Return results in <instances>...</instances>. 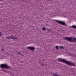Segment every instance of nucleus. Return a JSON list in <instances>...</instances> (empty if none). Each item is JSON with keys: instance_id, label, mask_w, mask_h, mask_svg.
<instances>
[{"instance_id": "obj_4", "label": "nucleus", "mask_w": 76, "mask_h": 76, "mask_svg": "<svg viewBox=\"0 0 76 76\" xmlns=\"http://www.w3.org/2000/svg\"><path fill=\"white\" fill-rule=\"evenodd\" d=\"M54 20L56 21V22H57L58 23H60L61 25H64L65 26H67V25L65 23V22L63 21H61L58 20Z\"/></svg>"}, {"instance_id": "obj_10", "label": "nucleus", "mask_w": 76, "mask_h": 76, "mask_svg": "<svg viewBox=\"0 0 76 76\" xmlns=\"http://www.w3.org/2000/svg\"><path fill=\"white\" fill-rule=\"evenodd\" d=\"M56 50H58V47L57 46H56Z\"/></svg>"}, {"instance_id": "obj_5", "label": "nucleus", "mask_w": 76, "mask_h": 76, "mask_svg": "<svg viewBox=\"0 0 76 76\" xmlns=\"http://www.w3.org/2000/svg\"><path fill=\"white\" fill-rule=\"evenodd\" d=\"M6 37L7 39H14V41H16V40H17V39H18V37H14L13 36H12V35L10 36H9Z\"/></svg>"}, {"instance_id": "obj_1", "label": "nucleus", "mask_w": 76, "mask_h": 76, "mask_svg": "<svg viewBox=\"0 0 76 76\" xmlns=\"http://www.w3.org/2000/svg\"><path fill=\"white\" fill-rule=\"evenodd\" d=\"M58 62L61 61V62H63V63H66V64L69 65V66H75V64L74 63L72 62L67 61H66L65 59L59 58L58 59Z\"/></svg>"}, {"instance_id": "obj_16", "label": "nucleus", "mask_w": 76, "mask_h": 76, "mask_svg": "<svg viewBox=\"0 0 76 76\" xmlns=\"http://www.w3.org/2000/svg\"><path fill=\"white\" fill-rule=\"evenodd\" d=\"M47 31H50V29H48L47 30Z\"/></svg>"}, {"instance_id": "obj_9", "label": "nucleus", "mask_w": 76, "mask_h": 76, "mask_svg": "<svg viewBox=\"0 0 76 76\" xmlns=\"http://www.w3.org/2000/svg\"><path fill=\"white\" fill-rule=\"evenodd\" d=\"M72 28H75L76 29V26L75 25H73L72 26Z\"/></svg>"}, {"instance_id": "obj_15", "label": "nucleus", "mask_w": 76, "mask_h": 76, "mask_svg": "<svg viewBox=\"0 0 76 76\" xmlns=\"http://www.w3.org/2000/svg\"><path fill=\"white\" fill-rule=\"evenodd\" d=\"M42 66H44V64H43L42 65Z\"/></svg>"}, {"instance_id": "obj_14", "label": "nucleus", "mask_w": 76, "mask_h": 76, "mask_svg": "<svg viewBox=\"0 0 76 76\" xmlns=\"http://www.w3.org/2000/svg\"><path fill=\"white\" fill-rule=\"evenodd\" d=\"M1 34H2L0 32V37H1Z\"/></svg>"}, {"instance_id": "obj_8", "label": "nucleus", "mask_w": 76, "mask_h": 76, "mask_svg": "<svg viewBox=\"0 0 76 76\" xmlns=\"http://www.w3.org/2000/svg\"><path fill=\"white\" fill-rule=\"evenodd\" d=\"M53 76H59V75H57V74H53Z\"/></svg>"}, {"instance_id": "obj_3", "label": "nucleus", "mask_w": 76, "mask_h": 76, "mask_svg": "<svg viewBox=\"0 0 76 76\" xmlns=\"http://www.w3.org/2000/svg\"><path fill=\"white\" fill-rule=\"evenodd\" d=\"M0 67H2V68H4V69H10V67L7 65L6 64H1V66H0Z\"/></svg>"}, {"instance_id": "obj_12", "label": "nucleus", "mask_w": 76, "mask_h": 76, "mask_svg": "<svg viewBox=\"0 0 76 76\" xmlns=\"http://www.w3.org/2000/svg\"><path fill=\"white\" fill-rule=\"evenodd\" d=\"M17 53L18 54H20V53L19 52H17Z\"/></svg>"}, {"instance_id": "obj_11", "label": "nucleus", "mask_w": 76, "mask_h": 76, "mask_svg": "<svg viewBox=\"0 0 76 76\" xmlns=\"http://www.w3.org/2000/svg\"><path fill=\"white\" fill-rule=\"evenodd\" d=\"M46 29V28H42V30L43 31H45V30Z\"/></svg>"}, {"instance_id": "obj_6", "label": "nucleus", "mask_w": 76, "mask_h": 76, "mask_svg": "<svg viewBox=\"0 0 76 76\" xmlns=\"http://www.w3.org/2000/svg\"><path fill=\"white\" fill-rule=\"evenodd\" d=\"M28 49H30V50H31L32 51H34V50H35V48L31 47H28Z\"/></svg>"}, {"instance_id": "obj_13", "label": "nucleus", "mask_w": 76, "mask_h": 76, "mask_svg": "<svg viewBox=\"0 0 76 76\" xmlns=\"http://www.w3.org/2000/svg\"><path fill=\"white\" fill-rule=\"evenodd\" d=\"M1 50L3 51H4V49L3 48H2Z\"/></svg>"}, {"instance_id": "obj_7", "label": "nucleus", "mask_w": 76, "mask_h": 76, "mask_svg": "<svg viewBox=\"0 0 76 76\" xmlns=\"http://www.w3.org/2000/svg\"><path fill=\"white\" fill-rule=\"evenodd\" d=\"M59 48L60 49H64L65 48L63 46H60Z\"/></svg>"}, {"instance_id": "obj_2", "label": "nucleus", "mask_w": 76, "mask_h": 76, "mask_svg": "<svg viewBox=\"0 0 76 76\" xmlns=\"http://www.w3.org/2000/svg\"><path fill=\"white\" fill-rule=\"evenodd\" d=\"M63 39H67L69 41H71V42L73 41L74 42H76V38L75 37L73 38V39H72V37H65L63 38Z\"/></svg>"}]
</instances>
